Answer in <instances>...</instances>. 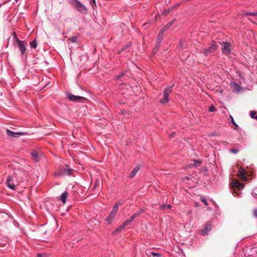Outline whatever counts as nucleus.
<instances>
[{
  "mask_svg": "<svg viewBox=\"0 0 257 257\" xmlns=\"http://www.w3.org/2000/svg\"><path fill=\"white\" fill-rule=\"evenodd\" d=\"M164 33H162L161 31L160 32L159 34L158 35L157 40H156V45L155 48L154 49L157 50L160 47V44L162 41Z\"/></svg>",
  "mask_w": 257,
  "mask_h": 257,
  "instance_id": "11",
  "label": "nucleus"
},
{
  "mask_svg": "<svg viewBox=\"0 0 257 257\" xmlns=\"http://www.w3.org/2000/svg\"><path fill=\"white\" fill-rule=\"evenodd\" d=\"M73 172V170L70 168L68 165H64L59 168L57 173H56V176H64L71 175Z\"/></svg>",
  "mask_w": 257,
  "mask_h": 257,
  "instance_id": "4",
  "label": "nucleus"
},
{
  "mask_svg": "<svg viewBox=\"0 0 257 257\" xmlns=\"http://www.w3.org/2000/svg\"><path fill=\"white\" fill-rule=\"evenodd\" d=\"M71 5L79 13L85 14L88 10L86 7L79 2L78 0H70Z\"/></svg>",
  "mask_w": 257,
  "mask_h": 257,
  "instance_id": "1",
  "label": "nucleus"
},
{
  "mask_svg": "<svg viewBox=\"0 0 257 257\" xmlns=\"http://www.w3.org/2000/svg\"><path fill=\"white\" fill-rule=\"evenodd\" d=\"M7 186L12 189L15 190V185L14 182V177L12 176H9L7 180Z\"/></svg>",
  "mask_w": 257,
  "mask_h": 257,
  "instance_id": "9",
  "label": "nucleus"
},
{
  "mask_svg": "<svg viewBox=\"0 0 257 257\" xmlns=\"http://www.w3.org/2000/svg\"><path fill=\"white\" fill-rule=\"evenodd\" d=\"M122 204V203L120 201H117L115 203V205L113 206L112 209H114V208H115L116 209V211L117 212L118 211V206L119 205H121Z\"/></svg>",
  "mask_w": 257,
  "mask_h": 257,
  "instance_id": "26",
  "label": "nucleus"
},
{
  "mask_svg": "<svg viewBox=\"0 0 257 257\" xmlns=\"http://www.w3.org/2000/svg\"><path fill=\"white\" fill-rule=\"evenodd\" d=\"M166 206H167V205L162 204L160 206V209L161 210H165L166 209Z\"/></svg>",
  "mask_w": 257,
  "mask_h": 257,
  "instance_id": "36",
  "label": "nucleus"
},
{
  "mask_svg": "<svg viewBox=\"0 0 257 257\" xmlns=\"http://www.w3.org/2000/svg\"><path fill=\"white\" fill-rule=\"evenodd\" d=\"M255 16H257V12H254Z\"/></svg>",
  "mask_w": 257,
  "mask_h": 257,
  "instance_id": "44",
  "label": "nucleus"
},
{
  "mask_svg": "<svg viewBox=\"0 0 257 257\" xmlns=\"http://www.w3.org/2000/svg\"><path fill=\"white\" fill-rule=\"evenodd\" d=\"M140 167L139 166H137L134 168V169L132 171V172L130 174V177L132 178H133L137 173L138 171L140 170Z\"/></svg>",
  "mask_w": 257,
  "mask_h": 257,
  "instance_id": "17",
  "label": "nucleus"
},
{
  "mask_svg": "<svg viewBox=\"0 0 257 257\" xmlns=\"http://www.w3.org/2000/svg\"><path fill=\"white\" fill-rule=\"evenodd\" d=\"M68 41H71L73 43H78V37L77 36H72L68 38Z\"/></svg>",
  "mask_w": 257,
  "mask_h": 257,
  "instance_id": "20",
  "label": "nucleus"
},
{
  "mask_svg": "<svg viewBox=\"0 0 257 257\" xmlns=\"http://www.w3.org/2000/svg\"><path fill=\"white\" fill-rule=\"evenodd\" d=\"M174 84L166 87L163 91V97L160 100L161 104H166L169 102V96L173 91Z\"/></svg>",
  "mask_w": 257,
  "mask_h": 257,
  "instance_id": "2",
  "label": "nucleus"
},
{
  "mask_svg": "<svg viewBox=\"0 0 257 257\" xmlns=\"http://www.w3.org/2000/svg\"><path fill=\"white\" fill-rule=\"evenodd\" d=\"M217 46L215 44H212L208 48L203 49L201 53L204 54V56H207L212 54L217 49Z\"/></svg>",
  "mask_w": 257,
  "mask_h": 257,
  "instance_id": "5",
  "label": "nucleus"
},
{
  "mask_svg": "<svg viewBox=\"0 0 257 257\" xmlns=\"http://www.w3.org/2000/svg\"><path fill=\"white\" fill-rule=\"evenodd\" d=\"M223 53L225 54H230V45L229 43L225 42L223 44V47L222 48Z\"/></svg>",
  "mask_w": 257,
  "mask_h": 257,
  "instance_id": "13",
  "label": "nucleus"
},
{
  "mask_svg": "<svg viewBox=\"0 0 257 257\" xmlns=\"http://www.w3.org/2000/svg\"><path fill=\"white\" fill-rule=\"evenodd\" d=\"M67 97L70 100L73 102H79L85 99V98L82 96H76L72 94H68Z\"/></svg>",
  "mask_w": 257,
  "mask_h": 257,
  "instance_id": "8",
  "label": "nucleus"
},
{
  "mask_svg": "<svg viewBox=\"0 0 257 257\" xmlns=\"http://www.w3.org/2000/svg\"><path fill=\"white\" fill-rule=\"evenodd\" d=\"M129 47L128 45H127L124 47H123L121 50L119 51L118 53L120 54L121 52L125 51L128 47Z\"/></svg>",
  "mask_w": 257,
  "mask_h": 257,
  "instance_id": "32",
  "label": "nucleus"
},
{
  "mask_svg": "<svg viewBox=\"0 0 257 257\" xmlns=\"http://www.w3.org/2000/svg\"><path fill=\"white\" fill-rule=\"evenodd\" d=\"M241 190L239 189H234L233 190V193L236 194L237 195H239L240 194V191Z\"/></svg>",
  "mask_w": 257,
  "mask_h": 257,
  "instance_id": "34",
  "label": "nucleus"
},
{
  "mask_svg": "<svg viewBox=\"0 0 257 257\" xmlns=\"http://www.w3.org/2000/svg\"><path fill=\"white\" fill-rule=\"evenodd\" d=\"M92 2L91 4L92 7L94 8V6H96L95 0H90V3Z\"/></svg>",
  "mask_w": 257,
  "mask_h": 257,
  "instance_id": "39",
  "label": "nucleus"
},
{
  "mask_svg": "<svg viewBox=\"0 0 257 257\" xmlns=\"http://www.w3.org/2000/svg\"><path fill=\"white\" fill-rule=\"evenodd\" d=\"M171 207H172V206L170 204L167 205L166 208L171 209Z\"/></svg>",
  "mask_w": 257,
  "mask_h": 257,
  "instance_id": "41",
  "label": "nucleus"
},
{
  "mask_svg": "<svg viewBox=\"0 0 257 257\" xmlns=\"http://www.w3.org/2000/svg\"><path fill=\"white\" fill-rule=\"evenodd\" d=\"M215 107L213 105H211L209 108V111L210 112H213L215 110Z\"/></svg>",
  "mask_w": 257,
  "mask_h": 257,
  "instance_id": "35",
  "label": "nucleus"
},
{
  "mask_svg": "<svg viewBox=\"0 0 257 257\" xmlns=\"http://www.w3.org/2000/svg\"><path fill=\"white\" fill-rule=\"evenodd\" d=\"M13 38L14 40L16 42V44L18 45L20 51H21V55L22 56L24 55L26 51L27 43L24 41H21L19 39L15 32L14 33Z\"/></svg>",
  "mask_w": 257,
  "mask_h": 257,
  "instance_id": "3",
  "label": "nucleus"
},
{
  "mask_svg": "<svg viewBox=\"0 0 257 257\" xmlns=\"http://www.w3.org/2000/svg\"><path fill=\"white\" fill-rule=\"evenodd\" d=\"M31 155L32 156L33 159L36 161L38 162L40 160V157L39 156L38 153L35 150H34L32 152Z\"/></svg>",
  "mask_w": 257,
  "mask_h": 257,
  "instance_id": "16",
  "label": "nucleus"
},
{
  "mask_svg": "<svg viewBox=\"0 0 257 257\" xmlns=\"http://www.w3.org/2000/svg\"><path fill=\"white\" fill-rule=\"evenodd\" d=\"M201 201L203 202L206 206L208 205L207 200L204 198H201Z\"/></svg>",
  "mask_w": 257,
  "mask_h": 257,
  "instance_id": "33",
  "label": "nucleus"
},
{
  "mask_svg": "<svg viewBox=\"0 0 257 257\" xmlns=\"http://www.w3.org/2000/svg\"><path fill=\"white\" fill-rule=\"evenodd\" d=\"M238 176L244 181L247 180V177L246 175V171L243 168H240Z\"/></svg>",
  "mask_w": 257,
  "mask_h": 257,
  "instance_id": "12",
  "label": "nucleus"
},
{
  "mask_svg": "<svg viewBox=\"0 0 257 257\" xmlns=\"http://www.w3.org/2000/svg\"><path fill=\"white\" fill-rule=\"evenodd\" d=\"M6 134L8 136L12 137H17L22 135V133H15L8 129L6 130Z\"/></svg>",
  "mask_w": 257,
  "mask_h": 257,
  "instance_id": "14",
  "label": "nucleus"
},
{
  "mask_svg": "<svg viewBox=\"0 0 257 257\" xmlns=\"http://www.w3.org/2000/svg\"><path fill=\"white\" fill-rule=\"evenodd\" d=\"M244 185L243 183H240L238 181H234L232 183V187L234 189L241 190L243 188Z\"/></svg>",
  "mask_w": 257,
  "mask_h": 257,
  "instance_id": "10",
  "label": "nucleus"
},
{
  "mask_svg": "<svg viewBox=\"0 0 257 257\" xmlns=\"http://www.w3.org/2000/svg\"><path fill=\"white\" fill-rule=\"evenodd\" d=\"M230 152L233 154H236L238 153V150L237 149H232L230 150Z\"/></svg>",
  "mask_w": 257,
  "mask_h": 257,
  "instance_id": "38",
  "label": "nucleus"
},
{
  "mask_svg": "<svg viewBox=\"0 0 257 257\" xmlns=\"http://www.w3.org/2000/svg\"><path fill=\"white\" fill-rule=\"evenodd\" d=\"M37 257H43V254L41 253H39V254H38Z\"/></svg>",
  "mask_w": 257,
  "mask_h": 257,
  "instance_id": "42",
  "label": "nucleus"
},
{
  "mask_svg": "<svg viewBox=\"0 0 257 257\" xmlns=\"http://www.w3.org/2000/svg\"><path fill=\"white\" fill-rule=\"evenodd\" d=\"M202 163V162L201 161H199V160H194V164H193V166L194 167H197L198 166H199L201 163Z\"/></svg>",
  "mask_w": 257,
  "mask_h": 257,
  "instance_id": "29",
  "label": "nucleus"
},
{
  "mask_svg": "<svg viewBox=\"0 0 257 257\" xmlns=\"http://www.w3.org/2000/svg\"><path fill=\"white\" fill-rule=\"evenodd\" d=\"M253 216L257 218V209H254L253 210Z\"/></svg>",
  "mask_w": 257,
  "mask_h": 257,
  "instance_id": "37",
  "label": "nucleus"
},
{
  "mask_svg": "<svg viewBox=\"0 0 257 257\" xmlns=\"http://www.w3.org/2000/svg\"><path fill=\"white\" fill-rule=\"evenodd\" d=\"M243 15L244 16H255L254 12H245Z\"/></svg>",
  "mask_w": 257,
  "mask_h": 257,
  "instance_id": "30",
  "label": "nucleus"
},
{
  "mask_svg": "<svg viewBox=\"0 0 257 257\" xmlns=\"http://www.w3.org/2000/svg\"><path fill=\"white\" fill-rule=\"evenodd\" d=\"M117 212L116 209H112L108 216L105 219V223L107 225L110 224L112 220L114 219Z\"/></svg>",
  "mask_w": 257,
  "mask_h": 257,
  "instance_id": "6",
  "label": "nucleus"
},
{
  "mask_svg": "<svg viewBox=\"0 0 257 257\" xmlns=\"http://www.w3.org/2000/svg\"><path fill=\"white\" fill-rule=\"evenodd\" d=\"M126 74V72L124 71L123 72H121L120 73V74H119L118 75H117L116 76V78L117 79H119V78H120L121 77H122L123 76H124L125 74Z\"/></svg>",
  "mask_w": 257,
  "mask_h": 257,
  "instance_id": "31",
  "label": "nucleus"
},
{
  "mask_svg": "<svg viewBox=\"0 0 257 257\" xmlns=\"http://www.w3.org/2000/svg\"><path fill=\"white\" fill-rule=\"evenodd\" d=\"M15 2H18V0H15Z\"/></svg>",
  "mask_w": 257,
  "mask_h": 257,
  "instance_id": "47",
  "label": "nucleus"
},
{
  "mask_svg": "<svg viewBox=\"0 0 257 257\" xmlns=\"http://www.w3.org/2000/svg\"><path fill=\"white\" fill-rule=\"evenodd\" d=\"M133 220L130 218L125 220L122 223L124 225L125 227L127 226L128 225H129Z\"/></svg>",
  "mask_w": 257,
  "mask_h": 257,
  "instance_id": "24",
  "label": "nucleus"
},
{
  "mask_svg": "<svg viewBox=\"0 0 257 257\" xmlns=\"http://www.w3.org/2000/svg\"><path fill=\"white\" fill-rule=\"evenodd\" d=\"M249 115L251 118L257 120V112L255 110H251L250 112Z\"/></svg>",
  "mask_w": 257,
  "mask_h": 257,
  "instance_id": "21",
  "label": "nucleus"
},
{
  "mask_svg": "<svg viewBox=\"0 0 257 257\" xmlns=\"http://www.w3.org/2000/svg\"><path fill=\"white\" fill-rule=\"evenodd\" d=\"M5 246V244H3L2 246Z\"/></svg>",
  "mask_w": 257,
  "mask_h": 257,
  "instance_id": "46",
  "label": "nucleus"
},
{
  "mask_svg": "<svg viewBox=\"0 0 257 257\" xmlns=\"http://www.w3.org/2000/svg\"><path fill=\"white\" fill-rule=\"evenodd\" d=\"M212 229V225L210 222L206 223L203 228L201 230V234L202 235H206L208 234V232L210 231Z\"/></svg>",
  "mask_w": 257,
  "mask_h": 257,
  "instance_id": "7",
  "label": "nucleus"
},
{
  "mask_svg": "<svg viewBox=\"0 0 257 257\" xmlns=\"http://www.w3.org/2000/svg\"><path fill=\"white\" fill-rule=\"evenodd\" d=\"M231 85L233 89L234 90H235L237 92H239L241 89V86H240L239 85H238L237 83L235 82L231 83Z\"/></svg>",
  "mask_w": 257,
  "mask_h": 257,
  "instance_id": "18",
  "label": "nucleus"
},
{
  "mask_svg": "<svg viewBox=\"0 0 257 257\" xmlns=\"http://www.w3.org/2000/svg\"><path fill=\"white\" fill-rule=\"evenodd\" d=\"M9 215L8 214L5 213V212H1L0 213V218H4L5 219H7L9 218Z\"/></svg>",
  "mask_w": 257,
  "mask_h": 257,
  "instance_id": "27",
  "label": "nucleus"
},
{
  "mask_svg": "<svg viewBox=\"0 0 257 257\" xmlns=\"http://www.w3.org/2000/svg\"><path fill=\"white\" fill-rule=\"evenodd\" d=\"M67 195V193L66 192H64L60 196V200L63 203H65L66 202Z\"/></svg>",
  "mask_w": 257,
  "mask_h": 257,
  "instance_id": "19",
  "label": "nucleus"
},
{
  "mask_svg": "<svg viewBox=\"0 0 257 257\" xmlns=\"http://www.w3.org/2000/svg\"><path fill=\"white\" fill-rule=\"evenodd\" d=\"M174 134H175V133H172V134H171V136H170V138L173 137L174 136Z\"/></svg>",
  "mask_w": 257,
  "mask_h": 257,
  "instance_id": "43",
  "label": "nucleus"
},
{
  "mask_svg": "<svg viewBox=\"0 0 257 257\" xmlns=\"http://www.w3.org/2000/svg\"><path fill=\"white\" fill-rule=\"evenodd\" d=\"M142 211L138 212V213H134L131 217L130 218L133 221V220L137 217L139 216V215L142 213Z\"/></svg>",
  "mask_w": 257,
  "mask_h": 257,
  "instance_id": "28",
  "label": "nucleus"
},
{
  "mask_svg": "<svg viewBox=\"0 0 257 257\" xmlns=\"http://www.w3.org/2000/svg\"><path fill=\"white\" fill-rule=\"evenodd\" d=\"M195 204H196V206H198V202H196Z\"/></svg>",
  "mask_w": 257,
  "mask_h": 257,
  "instance_id": "45",
  "label": "nucleus"
},
{
  "mask_svg": "<svg viewBox=\"0 0 257 257\" xmlns=\"http://www.w3.org/2000/svg\"><path fill=\"white\" fill-rule=\"evenodd\" d=\"M151 254L154 257H160L159 256L160 254L157 253H156V252H152Z\"/></svg>",
  "mask_w": 257,
  "mask_h": 257,
  "instance_id": "40",
  "label": "nucleus"
},
{
  "mask_svg": "<svg viewBox=\"0 0 257 257\" xmlns=\"http://www.w3.org/2000/svg\"><path fill=\"white\" fill-rule=\"evenodd\" d=\"M175 21L176 19H173L170 22H168L166 25L164 26L160 31L162 33H164L169 27L172 26Z\"/></svg>",
  "mask_w": 257,
  "mask_h": 257,
  "instance_id": "15",
  "label": "nucleus"
},
{
  "mask_svg": "<svg viewBox=\"0 0 257 257\" xmlns=\"http://www.w3.org/2000/svg\"><path fill=\"white\" fill-rule=\"evenodd\" d=\"M30 45L31 47L34 49H36L37 46V42L35 40H34L33 41L31 42Z\"/></svg>",
  "mask_w": 257,
  "mask_h": 257,
  "instance_id": "23",
  "label": "nucleus"
},
{
  "mask_svg": "<svg viewBox=\"0 0 257 257\" xmlns=\"http://www.w3.org/2000/svg\"><path fill=\"white\" fill-rule=\"evenodd\" d=\"M1 6H2V5L1 4V5H0V7H1Z\"/></svg>",
  "mask_w": 257,
  "mask_h": 257,
  "instance_id": "48",
  "label": "nucleus"
},
{
  "mask_svg": "<svg viewBox=\"0 0 257 257\" xmlns=\"http://www.w3.org/2000/svg\"><path fill=\"white\" fill-rule=\"evenodd\" d=\"M229 117L230 118V119H231V122L234 125V129L235 130H237V127H238V125L235 123V122L234 121V119H233V117L231 116V115H230L229 116Z\"/></svg>",
  "mask_w": 257,
  "mask_h": 257,
  "instance_id": "25",
  "label": "nucleus"
},
{
  "mask_svg": "<svg viewBox=\"0 0 257 257\" xmlns=\"http://www.w3.org/2000/svg\"><path fill=\"white\" fill-rule=\"evenodd\" d=\"M125 227L123 225V223L120 224L119 226L117 227V228L114 230V233H118L120 231H121L123 228H124Z\"/></svg>",
  "mask_w": 257,
  "mask_h": 257,
  "instance_id": "22",
  "label": "nucleus"
}]
</instances>
